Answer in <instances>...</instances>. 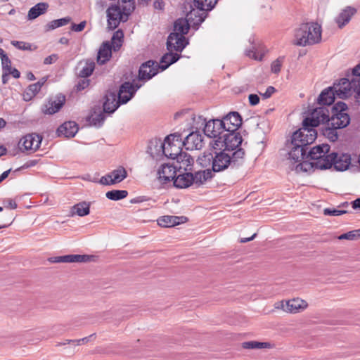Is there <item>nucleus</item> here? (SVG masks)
I'll return each instance as SVG.
<instances>
[{
    "instance_id": "nucleus-1",
    "label": "nucleus",
    "mask_w": 360,
    "mask_h": 360,
    "mask_svg": "<svg viewBox=\"0 0 360 360\" xmlns=\"http://www.w3.org/2000/svg\"><path fill=\"white\" fill-rule=\"evenodd\" d=\"M245 154L243 148L232 153L224 150L215 151L214 153L205 152L198 158V162L203 167L211 165L212 172H220L229 168H237L243 162Z\"/></svg>"
},
{
    "instance_id": "nucleus-54",
    "label": "nucleus",
    "mask_w": 360,
    "mask_h": 360,
    "mask_svg": "<svg viewBox=\"0 0 360 360\" xmlns=\"http://www.w3.org/2000/svg\"><path fill=\"white\" fill-rule=\"evenodd\" d=\"M358 231H351L347 233L341 234L338 236V239L340 240H354L357 236Z\"/></svg>"
},
{
    "instance_id": "nucleus-10",
    "label": "nucleus",
    "mask_w": 360,
    "mask_h": 360,
    "mask_svg": "<svg viewBox=\"0 0 360 360\" xmlns=\"http://www.w3.org/2000/svg\"><path fill=\"white\" fill-rule=\"evenodd\" d=\"M181 134H173L165 138V146L164 150V155L167 158L174 160V158L182 150L181 146Z\"/></svg>"
},
{
    "instance_id": "nucleus-61",
    "label": "nucleus",
    "mask_w": 360,
    "mask_h": 360,
    "mask_svg": "<svg viewBox=\"0 0 360 360\" xmlns=\"http://www.w3.org/2000/svg\"><path fill=\"white\" fill-rule=\"evenodd\" d=\"M5 207L11 210L17 208V203L13 199H7L4 201Z\"/></svg>"
},
{
    "instance_id": "nucleus-33",
    "label": "nucleus",
    "mask_w": 360,
    "mask_h": 360,
    "mask_svg": "<svg viewBox=\"0 0 360 360\" xmlns=\"http://www.w3.org/2000/svg\"><path fill=\"white\" fill-rule=\"evenodd\" d=\"M90 259V257L86 255H68L64 256L56 257L54 262L74 263V262H86Z\"/></svg>"
},
{
    "instance_id": "nucleus-47",
    "label": "nucleus",
    "mask_w": 360,
    "mask_h": 360,
    "mask_svg": "<svg viewBox=\"0 0 360 360\" xmlns=\"http://www.w3.org/2000/svg\"><path fill=\"white\" fill-rule=\"evenodd\" d=\"M40 90L39 84H36L35 83L30 84L23 94L24 100L26 101H30Z\"/></svg>"
},
{
    "instance_id": "nucleus-44",
    "label": "nucleus",
    "mask_w": 360,
    "mask_h": 360,
    "mask_svg": "<svg viewBox=\"0 0 360 360\" xmlns=\"http://www.w3.org/2000/svg\"><path fill=\"white\" fill-rule=\"evenodd\" d=\"M272 347L270 342L248 341L242 343V347L246 349L271 348Z\"/></svg>"
},
{
    "instance_id": "nucleus-26",
    "label": "nucleus",
    "mask_w": 360,
    "mask_h": 360,
    "mask_svg": "<svg viewBox=\"0 0 360 360\" xmlns=\"http://www.w3.org/2000/svg\"><path fill=\"white\" fill-rule=\"evenodd\" d=\"M78 126L75 122L69 121L65 122L61 124L57 129L58 136H65L67 138H72L75 136L78 131Z\"/></svg>"
},
{
    "instance_id": "nucleus-13",
    "label": "nucleus",
    "mask_w": 360,
    "mask_h": 360,
    "mask_svg": "<svg viewBox=\"0 0 360 360\" xmlns=\"http://www.w3.org/2000/svg\"><path fill=\"white\" fill-rule=\"evenodd\" d=\"M203 131L207 136L213 138V140L219 139V136H222L226 131L222 125L221 120L219 119L210 120L206 122Z\"/></svg>"
},
{
    "instance_id": "nucleus-59",
    "label": "nucleus",
    "mask_w": 360,
    "mask_h": 360,
    "mask_svg": "<svg viewBox=\"0 0 360 360\" xmlns=\"http://www.w3.org/2000/svg\"><path fill=\"white\" fill-rule=\"evenodd\" d=\"M351 77L360 81V63L352 69Z\"/></svg>"
},
{
    "instance_id": "nucleus-62",
    "label": "nucleus",
    "mask_w": 360,
    "mask_h": 360,
    "mask_svg": "<svg viewBox=\"0 0 360 360\" xmlns=\"http://www.w3.org/2000/svg\"><path fill=\"white\" fill-rule=\"evenodd\" d=\"M153 6L155 9L162 11L165 8V2L163 0H155L153 3Z\"/></svg>"
},
{
    "instance_id": "nucleus-20",
    "label": "nucleus",
    "mask_w": 360,
    "mask_h": 360,
    "mask_svg": "<svg viewBox=\"0 0 360 360\" xmlns=\"http://www.w3.org/2000/svg\"><path fill=\"white\" fill-rule=\"evenodd\" d=\"M182 144L188 150H200L203 146V139L198 131H193L184 139Z\"/></svg>"
},
{
    "instance_id": "nucleus-32",
    "label": "nucleus",
    "mask_w": 360,
    "mask_h": 360,
    "mask_svg": "<svg viewBox=\"0 0 360 360\" xmlns=\"http://www.w3.org/2000/svg\"><path fill=\"white\" fill-rule=\"evenodd\" d=\"M181 58V55L178 53H173V51H169L165 53L161 59L160 63H158V68L161 70H165L169 67L172 64L176 63Z\"/></svg>"
},
{
    "instance_id": "nucleus-57",
    "label": "nucleus",
    "mask_w": 360,
    "mask_h": 360,
    "mask_svg": "<svg viewBox=\"0 0 360 360\" xmlns=\"http://www.w3.org/2000/svg\"><path fill=\"white\" fill-rule=\"evenodd\" d=\"M58 59V56L56 53L51 54L44 58V63L45 65H50L55 63Z\"/></svg>"
},
{
    "instance_id": "nucleus-9",
    "label": "nucleus",
    "mask_w": 360,
    "mask_h": 360,
    "mask_svg": "<svg viewBox=\"0 0 360 360\" xmlns=\"http://www.w3.org/2000/svg\"><path fill=\"white\" fill-rule=\"evenodd\" d=\"M329 111L325 106H321L312 110L309 115L303 120L302 125L316 127L321 124L328 122Z\"/></svg>"
},
{
    "instance_id": "nucleus-42",
    "label": "nucleus",
    "mask_w": 360,
    "mask_h": 360,
    "mask_svg": "<svg viewBox=\"0 0 360 360\" xmlns=\"http://www.w3.org/2000/svg\"><path fill=\"white\" fill-rule=\"evenodd\" d=\"M174 160H176V162L180 164L179 168L184 167V169H186V167L191 165L193 162V159L191 156L187 153L183 152L182 150L178 155L174 158Z\"/></svg>"
},
{
    "instance_id": "nucleus-41",
    "label": "nucleus",
    "mask_w": 360,
    "mask_h": 360,
    "mask_svg": "<svg viewBox=\"0 0 360 360\" xmlns=\"http://www.w3.org/2000/svg\"><path fill=\"white\" fill-rule=\"evenodd\" d=\"M159 226L162 227H172L180 224V217L176 216H162L157 220Z\"/></svg>"
},
{
    "instance_id": "nucleus-12",
    "label": "nucleus",
    "mask_w": 360,
    "mask_h": 360,
    "mask_svg": "<svg viewBox=\"0 0 360 360\" xmlns=\"http://www.w3.org/2000/svg\"><path fill=\"white\" fill-rule=\"evenodd\" d=\"M141 84L125 82L123 83L117 94V99L120 105L127 103L134 96L136 91L141 87Z\"/></svg>"
},
{
    "instance_id": "nucleus-39",
    "label": "nucleus",
    "mask_w": 360,
    "mask_h": 360,
    "mask_svg": "<svg viewBox=\"0 0 360 360\" xmlns=\"http://www.w3.org/2000/svg\"><path fill=\"white\" fill-rule=\"evenodd\" d=\"M104 113V112L101 111H100L98 113L94 111L91 112V114L88 116L87 122L89 123L91 126L100 127L103 125L105 120V116Z\"/></svg>"
},
{
    "instance_id": "nucleus-40",
    "label": "nucleus",
    "mask_w": 360,
    "mask_h": 360,
    "mask_svg": "<svg viewBox=\"0 0 360 360\" xmlns=\"http://www.w3.org/2000/svg\"><path fill=\"white\" fill-rule=\"evenodd\" d=\"M339 129L335 126H329L328 122H326L321 127L322 134L330 141H335L338 139L337 130Z\"/></svg>"
},
{
    "instance_id": "nucleus-25",
    "label": "nucleus",
    "mask_w": 360,
    "mask_h": 360,
    "mask_svg": "<svg viewBox=\"0 0 360 360\" xmlns=\"http://www.w3.org/2000/svg\"><path fill=\"white\" fill-rule=\"evenodd\" d=\"M120 106L117 99V93L108 91L105 96V101L103 105V112L108 114L113 113Z\"/></svg>"
},
{
    "instance_id": "nucleus-34",
    "label": "nucleus",
    "mask_w": 360,
    "mask_h": 360,
    "mask_svg": "<svg viewBox=\"0 0 360 360\" xmlns=\"http://www.w3.org/2000/svg\"><path fill=\"white\" fill-rule=\"evenodd\" d=\"M91 202L86 201L79 202L73 205L70 209L71 216L77 215L84 217L90 213Z\"/></svg>"
},
{
    "instance_id": "nucleus-22",
    "label": "nucleus",
    "mask_w": 360,
    "mask_h": 360,
    "mask_svg": "<svg viewBox=\"0 0 360 360\" xmlns=\"http://www.w3.org/2000/svg\"><path fill=\"white\" fill-rule=\"evenodd\" d=\"M65 98L63 95H58L54 99H50L41 108L44 114L53 115L58 112L63 106Z\"/></svg>"
},
{
    "instance_id": "nucleus-52",
    "label": "nucleus",
    "mask_w": 360,
    "mask_h": 360,
    "mask_svg": "<svg viewBox=\"0 0 360 360\" xmlns=\"http://www.w3.org/2000/svg\"><path fill=\"white\" fill-rule=\"evenodd\" d=\"M347 211L338 209L326 208L323 210V214L328 216H339L345 214Z\"/></svg>"
},
{
    "instance_id": "nucleus-60",
    "label": "nucleus",
    "mask_w": 360,
    "mask_h": 360,
    "mask_svg": "<svg viewBox=\"0 0 360 360\" xmlns=\"http://www.w3.org/2000/svg\"><path fill=\"white\" fill-rule=\"evenodd\" d=\"M249 102L251 105H256L259 103V97L257 94H250L249 97Z\"/></svg>"
},
{
    "instance_id": "nucleus-50",
    "label": "nucleus",
    "mask_w": 360,
    "mask_h": 360,
    "mask_svg": "<svg viewBox=\"0 0 360 360\" xmlns=\"http://www.w3.org/2000/svg\"><path fill=\"white\" fill-rule=\"evenodd\" d=\"M283 62V58L279 57L276 60H274L271 65V70L274 74L280 72L281 66Z\"/></svg>"
},
{
    "instance_id": "nucleus-64",
    "label": "nucleus",
    "mask_w": 360,
    "mask_h": 360,
    "mask_svg": "<svg viewBox=\"0 0 360 360\" xmlns=\"http://www.w3.org/2000/svg\"><path fill=\"white\" fill-rule=\"evenodd\" d=\"M8 75H12L15 79H18L20 77V72L15 68H11L8 71Z\"/></svg>"
},
{
    "instance_id": "nucleus-37",
    "label": "nucleus",
    "mask_w": 360,
    "mask_h": 360,
    "mask_svg": "<svg viewBox=\"0 0 360 360\" xmlns=\"http://www.w3.org/2000/svg\"><path fill=\"white\" fill-rule=\"evenodd\" d=\"M49 8V4L45 2L37 4L32 7L28 11L27 18L29 20H34L39 17L40 15L44 13Z\"/></svg>"
},
{
    "instance_id": "nucleus-31",
    "label": "nucleus",
    "mask_w": 360,
    "mask_h": 360,
    "mask_svg": "<svg viewBox=\"0 0 360 360\" xmlns=\"http://www.w3.org/2000/svg\"><path fill=\"white\" fill-rule=\"evenodd\" d=\"M330 147L328 144L318 145L311 148L308 152L307 158L311 161L317 159H320V157L325 155L327 153H329Z\"/></svg>"
},
{
    "instance_id": "nucleus-3",
    "label": "nucleus",
    "mask_w": 360,
    "mask_h": 360,
    "mask_svg": "<svg viewBox=\"0 0 360 360\" xmlns=\"http://www.w3.org/2000/svg\"><path fill=\"white\" fill-rule=\"evenodd\" d=\"M242 142L243 138L239 132L225 131L222 136L212 140L210 145L214 149L221 150L224 147L223 150L232 153L240 148L238 147L242 144Z\"/></svg>"
},
{
    "instance_id": "nucleus-5",
    "label": "nucleus",
    "mask_w": 360,
    "mask_h": 360,
    "mask_svg": "<svg viewBox=\"0 0 360 360\" xmlns=\"http://www.w3.org/2000/svg\"><path fill=\"white\" fill-rule=\"evenodd\" d=\"M347 105L344 102H338L332 108V115L328 117L329 126H335L339 129L345 128L350 123V117L347 112Z\"/></svg>"
},
{
    "instance_id": "nucleus-43",
    "label": "nucleus",
    "mask_w": 360,
    "mask_h": 360,
    "mask_svg": "<svg viewBox=\"0 0 360 360\" xmlns=\"http://www.w3.org/2000/svg\"><path fill=\"white\" fill-rule=\"evenodd\" d=\"M212 178V172L210 169L196 172L193 174L194 183L202 184L207 180Z\"/></svg>"
},
{
    "instance_id": "nucleus-11",
    "label": "nucleus",
    "mask_w": 360,
    "mask_h": 360,
    "mask_svg": "<svg viewBox=\"0 0 360 360\" xmlns=\"http://www.w3.org/2000/svg\"><path fill=\"white\" fill-rule=\"evenodd\" d=\"M189 12L187 13L186 18H179L174 24V32H177L179 34L184 36L189 30L190 27L193 28L195 30H198L202 22L198 21V17L192 16V21L190 19Z\"/></svg>"
},
{
    "instance_id": "nucleus-46",
    "label": "nucleus",
    "mask_w": 360,
    "mask_h": 360,
    "mask_svg": "<svg viewBox=\"0 0 360 360\" xmlns=\"http://www.w3.org/2000/svg\"><path fill=\"white\" fill-rule=\"evenodd\" d=\"M95 68V63L92 60H87L85 62L84 66L79 72V76L82 78L89 77Z\"/></svg>"
},
{
    "instance_id": "nucleus-2",
    "label": "nucleus",
    "mask_w": 360,
    "mask_h": 360,
    "mask_svg": "<svg viewBox=\"0 0 360 360\" xmlns=\"http://www.w3.org/2000/svg\"><path fill=\"white\" fill-rule=\"evenodd\" d=\"M321 40V26L317 22L304 23L295 30L293 44L299 46L313 45Z\"/></svg>"
},
{
    "instance_id": "nucleus-15",
    "label": "nucleus",
    "mask_w": 360,
    "mask_h": 360,
    "mask_svg": "<svg viewBox=\"0 0 360 360\" xmlns=\"http://www.w3.org/2000/svg\"><path fill=\"white\" fill-rule=\"evenodd\" d=\"M42 138L37 134H28L24 136L18 143V147L21 150L36 151L41 144Z\"/></svg>"
},
{
    "instance_id": "nucleus-27",
    "label": "nucleus",
    "mask_w": 360,
    "mask_h": 360,
    "mask_svg": "<svg viewBox=\"0 0 360 360\" xmlns=\"http://www.w3.org/2000/svg\"><path fill=\"white\" fill-rule=\"evenodd\" d=\"M194 183L193 174L191 172H186L176 175L173 185L178 188H186Z\"/></svg>"
},
{
    "instance_id": "nucleus-29",
    "label": "nucleus",
    "mask_w": 360,
    "mask_h": 360,
    "mask_svg": "<svg viewBox=\"0 0 360 360\" xmlns=\"http://www.w3.org/2000/svg\"><path fill=\"white\" fill-rule=\"evenodd\" d=\"M356 10L351 6H347L335 18V22L339 28H342L351 20L352 17L356 13Z\"/></svg>"
},
{
    "instance_id": "nucleus-24",
    "label": "nucleus",
    "mask_w": 360,
    "mask_h": 360,
    "mask_svg": "<svg viewBox=\"0 0 360 360\" xmlns=\"http://www.w3.org/2000/svg\"><path fill=\"white\" fill-rule=\"evenodd\" d=\"M332 159L331 167L333 166L337 171H345L351 164V157L347 153L333 152Z\"/></svg>"
},
{
    "instance_id": "nucleus-6",
    "label": "nucleus",
    "mask_w": 360,
    "mask_h": 360,
    "mask_svg": "<svg viewBox=\"0 0 360 360\" xmlns=\"http://www.w3.org/2000/svg\"><path fill=\"white\" fill-rule=\"evenodd\" d=\"M217 3V0H193V4H189L191 10L189 11L190 19L192 20V16L198 17L200 22H203L207 17V12L210 11Z\"/></svg>"
},
{
    "instance_id": "nucleus-8",
    "label": "nucleus",
    "mask_w": 360,
    "mask_h": 360,
    "mask_svg": "<svg viewBox=\"0 0 360 360\" xmlns=\"http://www.w3.org/2000/svg\"><path fill=\"white\" fill-rule=\"evenodd\" d=\"M311 126H304L293 133L292 143H297L308 149V146L311 144L316 139L317 132Z\"/></svg>"
},
{
    "instance_id": "nucleus-49",
    "label": "nucleus",
    "mask_w": 360,
    "mask_h": 360,
    "mask_svg": "<svg viewBox=\"0 0 360 360\" xmlns=\"http://www.w3.org/2000/svg\"><path fill=\"white\" fill-rule=\"evenodd\" d=\"M11 44L19 50L23 51H32L37 49L36 46L32 45L30 43L21 41H11Z\"/></svg>"
},
{
    "instance_id": "nucleus-18",
    "label": "nucleus",
    "mask_w": 360,
    "mask_h": 360,
    "mask_svg": "<svg viewBox=\"0 0 360 360\" xmlns=\"http://www.w3.org/2000/svg\"><path fill=\"white\" fill-rule=\"evenodd\" d=\"M177 166L163 164L158 171V179L160 184H166L173 181L176 175Z\"/></svg>"
},
{
    "instance_id": "nucleus-36",
    "label": "nucleus",
    "mask_w": 360,
    "mask_h": 360,
    "mask_svg": "<svg viewBox=\"0 0 360 360\" xmlns=\"http://www.w3.org/2000/svg\"><path fill=\"white\" fill-rule=\"evenodd\" d=\"M332 156L333 152L329 151V153H327L325 155L320 157V159L314 160V165H315V168L319 169H327L331 168V162L333 160Z\"/></svg>"
},
{
    "instance_id": "nucleus-35",
    "label": "nucleus",
    "mask_w": 360,
    "mask_h": 360,
    "mask_svg": "<svg viewBox=\"0 0 360 360\" xmlns=\"http://www.w3.org/2000/svg\"><path fill=\"white\" fill-rule=\"evenodd\" d=\"M335 94L332 87L324 89L318 97V103L321 105H330L335 101Z\"/></svg>"
},
{
    "instance_id": "nucleus-45",
    "label": "nucleus",
    "mask_w": 360,
    "mask_h": 360,
    "mask_svg": "<svg viewBox=\"0 0 360 360\" xmlns=\"http://www.w3.org/2000/svg\"><path fill=\"white\" fill-rule=\"evenodd\" d=\"M127 195L128 192L126 190H112L105 193L108 199L115 201L124 199Z\"/></svg>"
},
{
    "instance_id": "nucleus-7",
    "label": "nucleus",
    "mask_w": 360,
    "mask_h": 360,
    "mask_svg": "<svg viewBox=\"0 0 360 360\" xmlns=\"http://www.w3.org/2000/svg\"><path fill=\"white\" fill-rule=\"evenodd\" d=\"M360 81L356 78H342L338 82H335L332 91L335 96L340 98L345 99L352 94V91H356Z\"/></svg>"
},
{
    "instance_id": "nucleus-17",
    "label": "nucleus",
    "mask_w": 360,
    "mask_h": 360,
    "mask_svg": "<svg viewBox=\"0 0 360 360\" xmlns=\"http://www.w3.org/2000/svg\"><path fill=\"white\" fill-rule=\"evenodd\" d=\"M158 63L148 60L143 63L139 68V78L140 80H148L158 73Z\"/></svg>"
},
{
    "instance_id": "nucleus-14",
    "label": "nucleus",
    "mask_w": 360,
    "mask_h": 360,
    "mask_svg": "<svg viewBox=\"0 0 360 360\" xmlns=\"http://www.w3.org/2000/svg\"><path fill=\"white\" fill-rule=\"evenodd\" d=\"M188 44L186 37L177 32H172L169 34L167 40V49L169 51L182 52Z\"/></svg>"
},
{
    "instance_id": "nucleus-58",
    "label": "nucleus",
    "mask_w": 360,
    "mask_h": 360,
    "mask_svg": "<svg viewBox=\"0 0 360 360\" xmlns=\"http://www.w3.org/2000/svg\"><path fill=\"white\" fill-rule=\"evenodd\" d=\"M275 91V88L274 86H269L266 88V91L264 94H261V95L264 98H269Z\"/></svg>"
},
{
    "instance_id": "nucleus-16",
    "label": "nucleus",
    "mask_w": 360,
    "mask_h": 360,
    "mask_svg": "<svg viewBox=\"0 0 360 360\" xmlns=\"http://www.w3.org/2000/svg\"><path fill=\"white\" fill-rule=\"evenodd\" d=\"M127 176L124 167L120 166L109 174L102 176L99 182L103 185H113L120 183Z\"/></svg>"
},
{
    "instance_id": "nucleus-55",
    "label": "nucleus",
    "mask_w": 360,
    "mask_h": 360,
    "mask_svg": "<svg viewBox=\"0 0 360 360\" xmlns=\"http://www.w3.org/2000/svg\"><path fill=\"white\" fill-rule=\"evenodd\" d=\"M89 85V80L85 78L80 79L75 85L76 90L80 91L85 89Z\"/></svg>"
},
{
    "instance_id": "nucleus-51",
    "label": "nucleus",
    "mask_w": 360,
    "mask_h": 360,
    "mask_svg": "<svg viewBox=\"0 0 360 360\" xmlns=\"http://www.w3.org/2000/svg\"><path fill=\"white\" fill-rule=\"evenodd\" d=\"M1 65H2V71L8 72L11 70V60L8 57V56L5 53L1 57Z\"/></svg>"
},
{
    "instance_id": "nucleus-4",
    "label": "nucleus",
    "mask_w": 360,
    "mask_h": 360,
    "mask_svg": "<svg viewBox=\"0 0 360 360\" xmlns=\"http://www.w3.org/2000/svg\"><path fill=\"white\" fill-rule=\"evenodd\" d=\"M135 6H123L121 8L120 6L114 4L110 6L106 11L108 18V27L110 30L116 29L120 22H126L129 15L134 10Z\"/></svg>"
},
{
    "instance_id": "nucleus-21",
    "label": "nucleus",
    "mask_w": 360,
    "mask_h": 360,
    "mask_svg": "<svg viewBox=\"0 0 360 360\" xmlns=\"http://www.w3.org/2000/svg\"><path fill=\"white\" fill-rule=\"evenodd\" d=\"M308 304L304 300L295 298L281 303V308L288 313L296 314L303 311L307 307Z\"/></svg>"
},
{
    "instance_id": "nucleus-63",
    "label": "nucleus",
    "mask_w": 360,
    "mask_h": 360,
    "mask_svg": "<svg viewBox=\"0 0 360 360\" xmlns=\"http://www.w3.org/2000/svg\"><path fill=\"white\" fill-rule=\"evenodd\" d=\"M123 37H124L123 32L122 30H119L114 33L112 39L113 40H117V41H119V40L122 41Z\"/></svg>"
},
{
    "instance_id": "nucleus-56",
    "label": "nucleus",
    "mask_w": 360,
    "mask_h": 360,
    "mask_svg": "<svg viewBox=\"0 0 360 360\" xmlns=\"http://www.w3.org/2000/svg\"><path fill=\"white\" fill-rule=\"evenodd\" d=\"M86 25V22L85 20L82 21L79 24L72 23L71 25V30L76 32H82L84 29Z\"/></svg>"
},
{
    "instance_id": "nucleus-23",
    "label": "nucleus",
    "mask_w": 360,
    "mask_h": 360,
    "mask_svg": "<svg viewBox=\"0 0 360 360\" xmlns=\"http://www.w3.org/2000/svg\"><path fill=\"white\" fill-rule=\"evenodd\" d=\"M291 146L292 148L289 152V160L291 162V166L295 165L302 160L307 159V148L297 143L291 142Z\"/></svg>"
},
{
    "instance_id": "nucleus-19",
    "label": "nucleus",
    "mask_w": 360,
    "mask_h": 360,
    "mask_svg": "<svg viewBox=\"0 0 360 360\" xmlns=\"http://www.w3.org/2000/svg\"><path fill=\"white\" fill-rule=\"evenodd\" d=\"M221 120L226 131H236L242 124V118L238 112H231Z\"/></svg>"
},
{
    "instance_id": "nucleus-28",
    "label": "nucleus",
    "mask_w": 360,
    "mask_h": 360,
    "mask_svg": "<svg viewBox=\"0 0 360 360\" xmlns=\"http://www.w3.org/2000/svg\"><path fill=\"white\" fill-rule=\"evenodd\" d=\"M165 140L162 141L160 139H154L149 141L147 152L155 158L164 154Z\"/></svg>"
},
{
    "instance_id": "nucleus-53",
    "label": "nucleus",
    "mask_w": 360,
    "mask_h": 360,
    "mask_svg": "<svg viewBox=\"0 0 360 360\" xmlns=\"http://www.w3.org/2000/svg\"><path fill=\"white\" fill-rule=\"evenodd\" d=\"M245 55L248 56L249 58H253L257 60H261L262 59V56L259 55L256 52V49L255 46H252L251 49L246 50Z\"/></svg>"
},
{
    "instance_id": "nucleus-48",
    "label": "nucleus",
    "mask_w": 360,
    "mask_h": 360,
    "mask_svg": "<svg viewBox=\"0 0 360 360\" xmlns=\"http://www.w3.org/2000/svg\"><path fill=\"white\" fill-rule=\"evenodd\" d=\"M71 21V18L70 17H65L60 19L53 20L51 21L48 25V30H54L58 27L66 25Z\"/></svg>"
},
{
    "instance_id": "nucleus-38",
    "label": "nucleus",
    "mask_w": 360,
    "mask_h": 360,
    "mask_svg": "<svg viewBox=\"0 0 360 360\" xmlns=\"http://www.w3.org/2000/svg\"><path fill=\"white\" fill-rule=\"evenodd\" d=\"M313 168H315L314 165V161L309 159H304L297 162L293 166H290L292 170H295L297 173L307 172L311 171Z\"/></svg>"
},
{
    "instance_id": "nucleus-30",
    "label": "nucleus",
    "mask_w": 360,
    "mask_h": 360,
    "mask_svg": "<svg viewBox=\"0 0 360 360\" xmlns=\"http://www.w3.org/2000/svg\"><path fill=\"white\" fill-rule=\"evenodd\" d=\"M112 56V46L108 41L103 42L100 46L98 56L97 63L99 65H103L110 60Z\"/></svg>"
}]
</instances>
